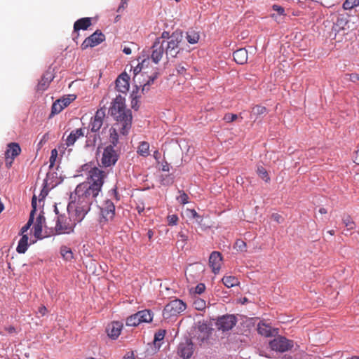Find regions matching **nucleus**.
Segmentation results:
<instances>
[{"instance_id": "obj_1", "label": "nucleus", "mask_w": 359, "mask_h": 359, "mask_svg": "<svg viewBox=\"0 0 359 359\" xmlns=\"http://www.w3.org/2000/svg\"><path fill=\"white\" fill-rule=\"evenodd\" d=\"M102 196V191L88 185V183L79 184L70 196L69 206L74 207L77 215V221L81 222L90 211L93 204H97V199Z\"/></svg>"}, {"instance_id": "obj_2", "label": "nucleus", "mask_w": 359, "mask_h": 359, "mask_svg": "<svg viewBox=\"0 0 359 359\" xmlns=\"http://www.w3.org/2000/svg\"><path fill=\"white\" fill-rule=\"evenodd\" d=\"M111 115L116 120V126L120 133L126 135L128 133L132 126V112L126 108L125 98L121 95H116L109 109Z\"/></svg>"}, {"instance_id": "obj_3", "label": "nucleus", "mask_w": 359, "mask_h": 359, "mask_svg": "<svg viewBox=\"0 0 359 359\" xmlns=\"http://www.w3.org/2000/svg\"><path fill=\"white\" fill-rule=\"evenodd\" d=\"M106 118V109L102 107L97 110L95 115L90 118L88 128L93 135L89 134L86 135V146L94 147L100 138L97 133L104 125Z\"/></svg>"}, {"instance_id": "obj_4", "label": "nucleus", "mask_w": 359, "mask_h": 359, "mask_svg": "<svg viewBox=\"0 0 359 359\" xmlns=\"http://www.w3.org/2000/svg\"><path fill=\"white\" fill-rule=\"evenodd\" d=\"M106 177L107 172L105 171L94 166L88 170L86 180L83 182L102 191Z\"/></svg>"}, {"instance_id": "obj_5", "label": "nucleus", "mask_w": 359, "mask_h": 359, "mask_svg": "<svg viewBox=\"0 0 359 359\" xmlns=\"http://www.w3.org/2000/svg\"><path fill=\"white\" fill-rule=\"evenodd\" d=\"M182 32L176 31L171 34L169 41L162 40L163 41L165 54L175 57L180 53V43L182 41Z\"/></svg>"}, {"instance_id": "obj_6", "label": "nucleus", "mask_w": 359, "mask_h": 359, "mask_svg": "<svg viewBox=\"0 0 359 359\" xmlns=\"http://www.w3.org/2000/svg\"><path fill=\"white\" fill-rule=\"evenodd\" d=\"M79 222L77 221V215L75 212V218L72 219L69 215H60L57 217L55 231L57 233H69L73 231L74 226L76 223Z\"/></svg>"}, {"instance_id": "obj_7", "label": "nucleus", "mask_w": 359, "mask_h": 359, "mask_svg": "<svg viewBox=\"0 0 359 359\" xmlns=\"http://www.w3.org/2000/svg\"><path fill=\"white\" fill-rule=\"evenodd\" d=\"M187 308V304L181 299H175L168 303L164 309L163 315L165 318L175 316L183 312Z\"/></svg>"}, {"instance_id": "obj_8", "label": "nucleus", "mask_w": 359, "mask_h": 359, "mask_svg": "<svg viewBox=\"0 0 359 359\" xmlns=\"http://www.w3.org/2000/svg\"><path fill=\"white\" fill-rule=\"evenodd\" d=\"M212 328L205 322H198L194 329V338L199 343H203L209 339Z\"/></svg>"}, {"instance_id": "obj_9", "label": "nucleus", "mask_w": 359, "mask_h": 359, "mask_svg": "<svg viewBox=\"0 0 359 359\" xmlns=\"http://www.w3.org/2000/svg\"><path fill=\"white\" fill-rule=\"evenodd\" d=\"M237 323V318L234 315H224L219 317L215 323L217 330L226 332L231 330Z\"/></svg>"}, {"instance_id": "obj_10", "label": "nucleus", "mask_w": 359, "mask_h": 359, "mask_svg": "<svg viewBox=\"0 0 359 359\" xmlns=\"http://www.w3.org/2000/svg\"><path fill=\"white\" fill-rule=\"evenodd\" d=\"M270 347L272 350L279 352H285L293 347V341L284 337H278L270 341Z\"/></svg>"}, {"instance_id": "obj_11", "label": "nucleus", "mask_w": 359, "mask_h": 359, "mask_svg": "<svg viewBox=\"0 0 359 359\" xmlns=\"http://www.w3.org/2000/svg\"><path fill=\"white\" fill-rule=\"evenodd\" d=\"M118 155L113 146H107L103 151L101 163L104 167L114 165L118 161Z\"/></svg>"}, {"instance_id": "obj_12", "label": "nucleus", "mask_w": 359, "mask_h": 359, "mask_svg": "<svg viewBox=\"0 0 359 359\" xmlns=\"http://www.w3.org/2000/svg\"><path fill=\"white\" fill-rule=\"evenodd\" d=\"M101 219L100 222H107L112 220L115 216V205L112 201L107 199L104 201V203L100 206Z\"/></svg>"}, {"instance_id": "obj_13", "label": "nucleus", "mask_w": 359, "mask_h": 359, "mask_svg": "<svg viewBox=\"0 0 359 359\" xmlns=\"http://www.w3.org/2000/svg\"><path fill=\"white\" fill-rule=\"evenodd\" d=\"M21 148L18 143L11 142L7 146V149L5 152L6 166L9 168L11 167L15 157L20 155Z\"/></svg>"}, {"instance_id": "obj_14", "label": "nucleus", "mask_w": 359, "mask_h": 359, "mask_svg": "<svg viewBox=\"0 0 359 359\" xmlns=\"http://www.w3.org/2000/svg\"><path fill=\"white\" fill-rule=\"evenodd\" d=\"M164 53H165V51L163 41L161 39H156L151 47V59L154 63L158 64L162 59Z\"/></svg>"}, {"instance_id": "obj_15", "label": "nucleus", "mask_w": 359, "mask_h": 359, "mask_svg": "<svg viewBox=\"0 0 359 359\" xmlns=\"http://www.w3.org/2000/svg\"><path fill=\"white\" fill-rule=\"evenodd\" d=\"M104 35L102 32L96 31L83 41L81 43V48L83 50H85L89 47L96 46L104 41Z\"/></svg>"}, {"instance_id": "obj_16", "label": "nucleus", "mask_w": 359, "mask_h": 359, "mask_svg": "<svg viewBox=\"0 0 359 359\" xmlns=\"http://www.w3.org/2000/svg\"><path fill=\"white\" fill-rule=\"evenodd\" d=\"M194 353V345L190 339H186L185 341L181 342L177 348L178 355L184 359L191 358Z\"/></svg>"}, {"instance_id": "obj_17", "label": "nucleus", "mask_w": 359, "mask_h": 359, "mask_svg": "<svg viewBox=\"0 0 359 359\" xmlns=\"http://www.w3.org/2000/svg\"><path fill=\"white\" fill-rule=\"evenodd\" d=\"M130 76L126 72L121 74L116 79V89L117 91L126 94L130 87Z\"/></svg>"}, {"instance_id": "obj_18", "label": "nucleus", "mask_w": 359, "mask_h": 359, "mask_svg": "<svg viewBox=\"0 0 359 359\" xmlns=\"http://www.w3.org/2000/svg\"><path fill=\"white\" fill-rule=\"evenodd\" d=\"M123 327V324L122 323L113 321L107 326L106 332L110 339L115 340L121 334Z\"/></svg>"}, {"instance_id": "obj_19", "label": "nucleus", "mask_w": 359, "mask_h": 359, "mask_svg": "<svg viewBox=\"0 0 359 359\" xmlns=\"http://www.w3.org/2000/svg\"><path fill=\"white\" fill-rule=\"evenodd\" d=\"M222 262V254L218 251H213L209 257V265L212 269V271L215 274H217L221 269Z\"/></svg>"}, {"instance_id": "obj_20", "label": "nucleus", "mask_w": 359, "mask_h": 359, "mask_svg": "<svg viewBox=\"0 0 359 359\" xmlns=\"http://www.w3.org/2000/svg\"><path fill=\"white\" fill-rule=\"evenodd\" d=\"M84 135V129L83 128H77L72 130L65 140V145L67 147L73 146L80 137H83Z\"/></svg>"}, {"instance_id": "obj_21", "label": "nucleus", "mask_w": 359, "mask_h": 359, "mask_svg": "<svg viewBox=\"0 0 359 359\" xmlns=\"http://www.w3.org/2000/svg\"><path fill=\"white\" fill-rule=\"evenodd\" d=\"M92 25L90 18H83L76 20L74 24V34H76V38L79 36L78 32L81 29L86 30Z\"/></svg>"}, {"instance_id": "obj_22", "label": "nucleus", "mask_w": 359, "mask_h": 359, "mask_svg": "<svg viewBox=\"0 0 359 359\" xmlns=\"http://www.w3.org/2000/svg\"><path fill=\"white\" fill-rule=\"evenodd\" d=\"M53 75L52 72H50L49 71L46 72L43 74L41 80L39 81V83L36 86V90L38 91L46 90L48 88L49 84L53 81Z\"/></svg>"}, {"instance_id": "obj_23", "label": "nucleus", "mask_w": 359, "mask_h": 359, "mask_svg": "<svg viewBox=\"0 0 359 359\" xmlns=\"http://www.w3.org/2000/svg\"><path fill=\"white\" fill-rule=\"evenodd\" d=\"M46 218L42 214H39L36 217V223L34 226V236L39 239H41L43 236H42V229L45 224Z\"/></svg>"}, {"instance_id": "obj_24", "label": "nucleus", "mask_w": 359, "mask_h": 359, "mask_svg": "<svg viewBox=\"0 0 359 359\" xmlns=\"http://www.w3.org/2000/svg\"><path fill=\"white\" fill-rule=\"evenodd\" d=\"M233 57L237 64L244 65L248 61V51L245 48H240L233 53Z\"/></svg>"}, {"instance_id": "obj_25", "label": "nucleus", "mask_w": 359, "mask_h": 359, "mask_svg": "<svg viewBox=\"0 0 359 359\" xmlns=\"http://www.w3.org/2000/svg\"><path fill=\"white\" fill-rule=\"evenodd\" d=\"M140 323H150L153 319V313L150 310L144 309L137 312Z\"/></svg>"}, {"instance_id": "obj_26", "label": "nucleus", "mask_w": 359, "mask_h": 359, "mask_svg": "<svg viewBox=\"0 0 359 359\" xmlns=\"http://www.w3.org/2000/svg\"><path fill=\"white\" fill-rule=\"evenodd\" d=\"M222 281L224 283V285L228 288L238 285L240 283L238 278L233 276H224L223 278L222 279Z\"/></svg>"}, {"instance_id": "obj_27", "label": "nucleus", "mask_w": 359, "mask_h": 359, "mask_svg": "<svg viewBox=\"0 0 359 359\" xmlns=\"http://www.w3.org/2000/svg\"><path fill=\"white\" fill-rule=\"evenodd\" d=\"M266 113H267V109L264 106L257 104V105L254 106L252 108L250 118H255V120H256L259 116L265 114Z\"/></svg>"}, {"instance_id": "obj_28", "label": "nucleus", "mask_w": 359, "mask_h": 359, "mask_svg": "<svg viewBox=\"0 0 359 359\" xmlns=\"http://www.w3.org/2000/svg\"><path fill=\"white\" fill-rule=\"evenodd\" d=\"M28 236L27 235H23L20 240L18 242V245L17 246L16 250L18 253H25L28 247Z\"/></svg>"}, {"instance_id": "obj_29", "label": "nucleus", "mask_w": 359, "mask_h": 359, "mask_svg": "<svg viewBox=\"0 0 359 359\" xmlns=\"http://www.w3.org/2000/svg\"><path fill=\"white\" fill-rule=\"evenodd\" d=\"M257 331L259 334L265 337H270L272 335V331L271 326L265 323H259Z\"/></svg>"}, {"instance_id": "obj_30", "label": "nucleus", "mask_w": 359, "mask_h": 359, "mask_svg": "<svg viewBox=\"0 0 359 359\" xmlns=\"http://www.w3.org/2000/svg\"><path fill=\"white\" fill-rule=\"evenodd\" d=\"M137 153L142 156L149 154V144L147 142H141L137 148Z\"/></svg>"}, {"instance_id": "obj_31", "label": "nucleus", "mask_w": 359, "mask_h": 359, "mask_svg": "<svg viewBox=\"0 0 359 359\" xmlns=\"http://www.w3.org/2000/svg\"><path fill=\"white\" fill-rule=\"evenodd\" d=\"M60 254L62 257L67 260L70 261L73 259V252L72 250L67 246H62L60 248Z\"/></svg>"}, {"instance_id": "obj_32", "label": "nucleus", "mask_w": 359, "mask_h": 359, "mask_svg": "<svg viewBox=\"0 0 359 359\" xmlns=\"http://www.w3.org/2000/svg\"><path fill=\"white\" fill-rule=\"evenodd\" d=\"M193 306L198 311H203L206 308V302L200 297H195Z\"/></svg>"}, {"instance_id": "obj_33", "label": "nucleus", "mask_w": 359, "mask_h": 359, "mask_svg": "<svg viewBox=\"0 0 359 359\" xmlns=\"http://www.w3.org/2000/svg\"><path fill=\"white\" fill-rule=\"evenodd\" d=\"M126 323L127 326L135 327L139 325L141 323L139 317L137 316V313H136L127 318Z\"/></svg>"}, {"instance_id": "obj_34", "label": "nucleus", "mask_w": 359, "mask_h": 359, "mask_svg": "<svg viewBox=\"0 0 359 359\" xmlns=\"http://www.w3.org/2000/svg\"><path fill=\"white\" fill-rule=\"evenodd\" d=\"M187 39L189 43H196L199 40V34L195 31H189L187 33Z\"/></svg>"}, {"instance_id": "obj_35", "label": "nucleus", "mask_w": 359, "mask_h": 359, "mask_svg": "<svg viewBox=\"0 0 359 359\" xmlns=\"http://www.w3.org/2000/svg\"><path fill=\"white\" fill-rule=\"evenodd\" d=\"M64 108L62 107V104H60V101L57 100L53 102L52 107H51V113L50 114V118L53 116L55 114H59L61 112Z\"/></svg>"}, {"instance_id": "obj_36", "label": "nucleus", "mask_w": 359, "mask_h": 359, "mask_svg": "<svg viewBox=\"0 0 359 359\" xmlns=\"http://www.w3.org/2000/svg\"><path fill=\"white\" fill-rule=\"evenodd\" d=\"M257 172L259 177L262 178L264 181H265L266 182H269L270 181V177L266 170L264 167H258Z\"/></svg>"}, {"instance_id": "obj_37", "label": "nucleus", "mask_w": 359, "mask_h": 359, "mask_svg": "<svg viewBox=\"0 0 359 359\" xmlns=\"http://www.w3.org/2000/svg\"><path fill=\"white\" fill-rule=\"evenodd\" d=\"M342 220L343 223L344 224L345 226L348 230H352L355 229V224L350 215L344 216Z\"/></svg>"}, {"instance_id": "obj_38", "label": "nucleus", "mask_w": 359, "mask_h": 359, "mask_svg": "<svg viewBox=\"0 0 359 359\" xmlns=\"http://www.w3.org/2000/svg\"><path fill=\"white\" fill-rule=\"evenodd\" d=\"M117 130H118V128H111L109 130L110 131V142L112 144L111 146H113V147L114 146H116L118 142V135L117 133Z\"/></svg>"}, {"instance_id": "obj_39", "label": "nucleus", "mask_w": 359, "mask_h": 359, "mask_svg": "<svg viewBox=\"0 0 359 359\" xmlns=\"http://www.w3.org/2000/svg\"><path fill=\"white\" fill-rule=\"evenodd\" d=\"M359 5V0H346L343 4L345 10H350Z\"/></svg>"}, {"instance_id": "obj_40", "label": "nucleus", "mask_w": 359, "mask_h": 359, "mask_svg": "<svg viewBox=\"0 0 359 359\" xmlns=\"http://www.w3.org/2000/svg\"><path fill=\"white\" fill-rule=\"evenodd\" d=\"M234 248L241 252H246L247 251V244L243 240H237L234 244Z\"/></svg>"}, {"instance_id": "obj_41", "label": "nucleus", "mask_w": 359, "mask_h": 359, "mask_svg": "<svg viewBox=\"0 0 359 359\" xmlns=\"http://www.w3.org/2000/svg\"><path fill=\"white\" fill-rule=\"evenodd\" d=\"M74 98H72L71 95H68L67 97H63L61 99H58L57 100L60 101V104H62V107L65 109L67 107L73 100Z\"/></svg>"}, {"instance_id": "obj_42", "label": "nucleus", "mask_w": 359, "mask_h": 359, "mask_svg": "<svg viewBox=\"0 0 359 359\" xmlns=\"http://www.w3.org/2000/svg\"><path fill=\"white\" fill-rule=\"evenodd\" d=\"M165 330H159L156 332L154 334V343L162 341L165 337Z\"/></svg>"}, {"instance_id": "obj_43", "label": "nucleus", "mask_w": 359, "mask_h": 359, "mask_svg": "<svg viewBox=\"0 0 359 359\" xmlns=\"http://www.w3.org/2000/svg\"><path fill=\"white\" fill-rule=\"evenodd\" d=\"M177 237L179 238L178 242H182V246H184L187 243V242L188 241V236H187V234L183 230H181L178 233Z\"/></svg>"}, {"instance_id": "obj_44", "label": "nucleus", "mask_w": 359, "mask_h": 359, "mask_svg": "<svg viewBox=\"0 0 359 359\" xmlns=\"http://www.w3.org/2000/svg\"><path fill=\"white\" fill-rule=\"evenodd\" d=\"M57 151L56 149H54L51 151V154H50V159H49V162H50V168H53L55 165V161L57 159Z\"/></svg>"}, {"instance_id": "obj_45", "label": "nucleus", "mask_w": 359, "mask_h": 359, "mask_svg": "<svg viewBox=\"0 0 359 359\" xmlns=\"http://www.w3.org/2000/svg\"><path fill=\"white\" fill-rule=\"evenodd\" d=\"M178 217L177 215H171L167 217L168 224L170 226H174L177 224Z\"/></svg>"}, {"instance_id": "obj_46", "label": "nucleus", "mask_w": 359, "mask_h": 359, "mask_svg": "<svg viewBox=\"0 0 359 359\" xmlns=\"http://www.w3.org/2000/svg\"><path fill=\"white\" fill-rule=\"evenodd\" d=\"M344 78L347 81L356 82L359 81V75L357 74H346Z\"/></svg>"}, {"instance_id": "obj_47", "label": "nucleus", "mask_w": 359, "mask_h": 359, "mask_svg": "<svg viewBox=\"0 0 359 359\" xmlns=\"http://www.w3.org/2000/svg\"><path fill=\"white\" fill-rule=\"evenodd\" d=\"M238 118V116L234 114L227 113L224 116V120L227 123H231L236 121Z\"/></svg>"}, {"instance_id": "obj_48", "label": "nucleus", "mask_w": 359, "mask_h": 359, "mask_svg": "<svg viewBox=\"0 0 359 359\" xmlns=\"http://www.w3.org/2000/svg\"><path fill=\"white\" fill-rule=\"evenodd\" d=\"M188 199H189V196L188 195L184 193V192H182L181 193V194L180 195V196L177 198V200L178 201L182 203V204H186L188 203Z\"/></svg>"}, {"instance_id": "obj_49", "label": "nucleus", "mask_w": 359, "mask_h": 359, "mask_svg": "<svg viewBox=\"0 0 359 359\" xmlns=\"http://www.w3.org/2000/svg\"><path fill=\"white\" fill-rule=\"evenodd\" d=\"M34 217L29 216L27 223L21 229L22 233L27 231L30 228V226H32V224L34 222Z\"/></svg>"}, {"instance_id": "obj_50", "label": "nucleus", "mask_w": 359, "mask_h": 359, "mask_svg": "<svg viewBox=\"0 0 359 359\" xmlns=\"http://www.w3.org/2000/svg\"><path fill=\"white\" fill-rule=\"evenodd\" d=\"M205 290V285L203 283L198 284L195 287V293L198 294H201L204 292Z\"/></svg>"}, {"instance_id": "obj_51", "label": "nucleus", "mask_w": 359, "mask_h": 359, "mask_svg": "<svg viewBox=\"0 0 359 359\" xmlns=\"http://www.w3.org/2000/svg\"><path fill=\"white\" fill-rule=\"evenodd\" d=\"M32 210L30 212L29 216H32L34 217V214L36 210V198L35 196H33L32 200Z\"/></svg>"}, {"instance_id": "obj_52", "label": "nucleus", "mask_w": 359, "mask_h": 359, "mask_svg": "<svg viewBox=\"0 0 359 359\" xmlns=\"http://www.w3.org/2000/svg\"><path fill=\"white\" fill-rule=\"evenodd\" d=\"M273 10L278 12L280 15H285V9L280 6L273 5Z\"/></svg>"}, {"instance_id": "obj_53", "label": "nucleus", "mask_w": 359, "mask_h": 359, "mask_svg": "<svg viewBox=\"0 0 359 359\" xmlns=\"http://www.w3.org/2000/svg\"><path fill=\"white\" fill-rule=\"evenodd\" d=\"M147 62V61L145 60H144L142 61V62L141 64H139L135 69H134V74H135V76H136L142 70V69L143 68L144 65V63Z\"/></svg>"}, {"instance_id": "obj_54", "label": "nucleus", "mask_w": 359, "mask_h": 359, "mask_svg": "<svg viewBox=\"0 0 359 359\" xmlns=\"http://www.w3.org/2000/svg\"><path fill=\"white\" fill-rule=\"evenodd\" d=\"M176 70L178 74H184L186 73L187 72V68L185 67V66L182 64H179L177 65V66L176 67Z\"/></svg>"}, {"instance_id": "obj_55", "label": "nucleus", "mask_w": 359, "mask_h": 359, "mask_svg": "<svg viewBox=\"0 0 359 359\" xmlns=\"http://www.w3.org/2000/svg\"><path fill=\"white\" fill-rule=\"evenodd\" d=\"M128 0H121V4L117 9V12L120 13L122 10H124L128 6Z\"/></svg>"}, {"instance_id": "obj_56", "label": "nucleus", "mask_w": 359, "mask_h": 359, "mask_svg": "<svg viewBox=\"0 0 359 359\" xmlns=\"http://www.w3.org/2000/svg\"><path fill=\"white\" fill-rule=\"evenodd\" d=\"M158 76V73L154 72L152 75H151L149 77V79L147 81L146 83H147L149 85L152 84L154 82V81L157 79Z\"/></svg>"}, {"instance_id": "obj_57", "label": "nucleus", "mask_w": 359, "mask_h": 359, "mask_svg": "<svg viewBox=\"0 0 359 359\" xmlns=\"http://www.w3.org/2000/svg\"><path fill=\"white\" fill-rule=\"evenodd\" d=\"M272 219L278 223H281L283 220L282 216L278 213H273L271 215Z\"/></svg>"}, {"instance_id": "obj_58", "label": "nucleus", "mask_w": 359, "mask_h": 359, "mask_svg": "<svg viewBox=\"0 0 359 359\" xmlns=\"http://www.w3.org/2000/svg\"><path fill=\"white\" fill-rule=\"evenodd\" d=\"M170 36L168 32L164 31L160 37L158 39H161L162 40L169 41V38H170Z\"/></svg>"}, {"instance_id": "obj_59", "label": "nucleus", "mask_w": 359, "mask_h": 359, "mask_svg": "<svg viewBox=\"0 0 359 359\" xmlns=\"http://www.w3.org/2000/svg\"><path fill=\"white\" fill-rule=\"evenodd\" d=\"M189 212L190 213V217L193 218H199L200 215L197 213V212L194 209L188 210Z\"/></svg>"}, {"instance_id": "obj_60", "label": "nucleus", "mask_w": 359, "mask_h": 359, "mask_svg": "<svg viewBox=\"0 0 359 359\" xmlns=\"http://www.w3.org/2000/svg\"><path fill=\"white\" fill-rule=\"evenodd\" d=\"M150 86L151 85L148 84L147 83H145L142 87V93H144L145 92H148L149 90Z\"/></svg>"}, {"instance_id": "obj_61", "label": "nucleus", "mask_w": 359, "mask_h": 359, "mask_svg": "<svg viewBox=\"0 0 359 359\" xmlns=\"http://www.w3.org/2000/svg\"><path fill=\"white\" fill-rule=\"evenodd\" d=\"M47 311L46 306H41L39 308V313L41 314V316H44Z\"/></svg>"}, {"instance_id": "obj_62", "label": "nucleus", "mask_w": 359, "mask_h": 359, "mask_svg": "<svg viewBox=\"0 0 359 359\" xmlns=\"http://www.w3.org/2000/svg\"><path fill=\"white\" fill-rule=\"evenodd\" d=\"M123 359H134V358H133V352L127 353L124 355Z\"/></svg>"}, {"instance_id": "obj_63", "label": "nucleus", "mask_w": 359, "mask_h": 359, "mask_svg": "<svg viewBox=\"0 0 359 359\" xmlns=\"http://www.w3.org/2000/svg\"><path fill=\"white\" fill-rule=\"evenodd\" d=\"M169 170H170L169 164L167 162H165V163L162 165V170L168 172V171H169Z\"/></svg>"}, {"instance_id": "obj_64", "label": "nucleus", "mask_w": 359, "mask_h": 359, "mask_svg": "<svg viewBox=\"0 0 359 359\" xmlns=\"http://www.w3.org/2000/svg\"><path fill=\"white\" fill-rule=\"evenodd\" d=\"M354 162L359 165V150L356 151Z\"/></svg>"}]
</instances>
